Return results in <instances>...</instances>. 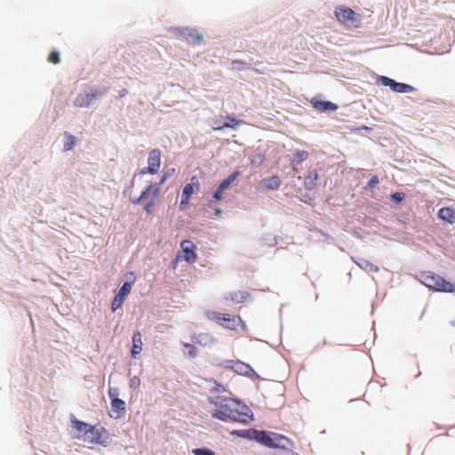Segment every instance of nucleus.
<instances>
[{"mask_svg":"<svg viewBox=\"0 0 455 455\" xmlns=\"http://www.w3.org/2000/svg\"><path fill=\"white\" fill-rule=\"evenodd\" d=\"M185 347L188 348V355L191 358H194L197 355V350L196 347L189 343H184L183 344Z\"/></svg>","mask_w":455,"mask_h":455,"instance_id":"33","label":"nucleus"},{"mask_svg":"<svg viewBox=\"0 0 455 455\" xmlns=\"http://www.w3.org/2000/svg\"><path fill=\"white\" fill-rule=\"evenodd\" d=\"M72 427L78 432L76 438L82 439V435H84L92 427V425L84 421L74 419L71 420Z\"/></svg>","mask_w":455,"mask_h":455,"instance_id":"22","label":"nucleus"},{"mask_svg":"<svg viewBox=\"0 0 455 455\" xmlns=\"http://www.w3.org/2000/svg\"><path fill=\"white\" fill-rule=\"evenodd\" d=\"M379 183V179L377 175H373L368 181L365 188H372Z\"/></svg>","mask_w":455,"mask_h":455,"instance_id":"35","label":"nucleus"},{"mask_svg":"<svg viewBox=\"0 0 455 455\" xmlns=\"http://www.w3.org/2000/svg\"><path fill=\"white\" fill-rule=\"evenodd\" d=\"M214 405L211 411L213 418L222 421H235L248 424L252 420V411L244 403L228 396L216 395L210 399Z\"/></svg>","mask_w":455,"mask_h":455,"instance_id":"1","label":"nucleus"},{"mask_svg":"<svg viewBox=\"0 0 455 455\" xmlns=\"http://www.w3.org/2000/svg\"><path fill=\"white\" fill-rule=\"evenodd\" d=\"M266 186L270 190H277L281 185L278 176H272L265 180Z\"/></svg>","mask_w":455,"mask_h":455,"instance_id":"29","label":"nucleus"},{"mask_svg":"<svg viewBox=\"0 0 455 455\" xmlns=\"http://www.w3.org/2000/svg\"><path fill=\"white\" fill-rule=\"evenodd\" d=\"M194 243L190 241H183L181 243L182 251L184 252V259L188 262H195L196 260V254L194 251Z\"/></svg>","mask_w":455,"mask_h":455,"instance_id":"17","label":"nucleus"},{"mask_svg":"<svg viewBox=\"0 0 455 455\" xmlns=\"http://www.w3.org/2000/svg\"><path fill=\"white\" fill-rule=\"evenodd\" d=\"M421 282L429 289L442 292H455V284L446 281L442 276L427 271L421 274Z\"/></svg>","mask_w":455,"mask_h":455,"instance_id":"3","label":"nucleus"},{"mask_svg":"<svg viewBox=\"0 0 455 455\" xmlns=\"http://www.w3.org/2000/svg\"><path fill=\"white\" fill-rule=\"evenodd\" d=\"M195 189H200V182L196 176H193L190 179V183H188L184 186L181 195V200L180 204V209L181 211L185 210L186 207L189 204V200L191 196L194 194Z\"/></svg>","mask_w":455,"mask_h":455,"instance_id":"8","label":"nucleus"},{"mask_svg":"<svg viewBox=\"0 0 455 455\" xmlns=\"http://www.w3.org/2000/svg\"><path fill=\"white\" fill-rule=\"evenodd\" d=\"M356 264L360 268L368 273H377L379 270L378 266H376L375 264H373L372 262L366 259H360L359 261L356 262Z\"/></svg>","mask_w":455,"mask_h":455,"instance_id":"24","label":"nucleus"},{"mask_svg":"<svg viewBox=\"0 0 455 455\" xmlns=\"http://www.w3.org/2000/svg\"><path fill=\"white\" fill-rule=\"evenodd\" d=\"M174 172L175 169L173 168L164 172L157 186L160 188V186L163 185L170 177H172L174 174Z\"/></svg>","mask_w":455,"mask_h":455,"instance_id":"32","label":"nucleus"},{"mask_svg":"<svg viewBox=\"0 0 455 455\" xmlns=\"http://www.w3.org/2000/svg\"><path fill=\"white\" fill-rule=\"evenodd\" d=\"M240 175V172H233L232 174H230L227 179L223 180L219 188H220V190H225L227 189L231 183H233L236 178Z\"/></svg>","mask_w":455,"mask_h":455,"instance_id":"27","label":"nucleus"},{"mask_svg":"<svg viewBox=\"0 0 455 455\" xmlns=\"http://www.w3.org/2000/svg\"><path fill=\"white\" fill-rule=\"evenodd\" d=\"M209 209L213 211L214 216L220 217L221 215V210L219 207H216L212 201H209L207 204L205 211L208 212Z\"/></svg>","mask_w":455,"mask_h":455,"instance_id":"34","label":"nucleus"},{"mask_svg":"<svg viewBox=\"0 0 455 455\" xmlns=\"http://www.w3.org/2000/svg\"><path fill=\"white\" fill-rule=\"evenodd\" d=\"M100 438L101 435L100 431L93 426H92L90 429L82 435L83 441L90 444L100 443Z\"/></svg>","mask_w":455,"mask_h":455,"instance_id":"16","label":"nucleus"},{"mask_svg":"<svg viewBox=\"0 0 455 455\" xmlns=\"http://www.w3.org/2000/svg\"><path fill=\"white\" fill-rule=\"evenodd\" d=\"M108 395L111 398V408L116 413L115 418L121 417L125 411V403L122 399L116 397V392L112 388L108 390Z\"/></svg>","mask_w":455,"mask_h":455,"instance_id":"12","label":"nucleus"},{"mask_svg":"<svg viewBox=\"0 0 455 455\" xmlns=\"http://www.w3.org/2000/svg\"><path fill=\"white\" fill-rule=\"evenodd\" d=\"M286 438L279 434L275 433H267L265 431H259L257 436V442L270 448H283V445L281 443L282 441Z\"/></svg>","mask_w":455,"mask_h":455,"instance_id":"7","label":"nucleus"},{"mask_svg":"<svg viewBox=\"0 0 455 455\" xmlns=\"http://www.w3.org/2000/svg\"><path fill=\"white\" fill-rule=\"evenodd\" d=\"M193 453L195 455H214V453L207 449H194Z\"/></svg>","mask_w":455,"mask_h":455,"instance_id":"36","label":"nucleus"},{"mask_svg":"<svg viewBox=\"0 0 455 455\" xmlns=\"http://www.w3.org/2000/svg\"><path fill=\"white\" fill-rule=\"evenodd\" d=\"M233 65H235V64H238V66H241V65H245V63L242 60H234L232 62Z\"/></svg>","mask_w":455,"mask_h":455,"instance_id":"40","label":"nucleus"},{"mask_svg":"<svg viewBox=\"0 0 455 455\" xmlns=\"http://www.w3.org/2000/svg\"><path fill=\"white\" fill-rule=\"evenodd\" d=\"M312 106L319 112H333L338 109V105L331 101L320 100L313 98L311 100Z\"/></svg>","mask_w":455,"mask_h":455,"instance_id":"13","label":"nucleus"},{"mask_svg":"<svg viewBox=\"0 0 455 455\" xmlns=\"http://www.w3.org/2000/svg\"><path fill=\"white\" fill-rule=\"evenodd\" d=\"M159 195L160 188L158 186H153L152 184H150L147 187V188L144 191H142V193L138 198L132 200V203L134 204H140L150 196V200L149 202L147 203L144 209L148 214H151L156 204L155 200L159 196Z\"/></svg>","mask_w":455,"mask_h":455,"instance_id":"5","label":"nucleus"},{"mask_svg":"<svg viewBox=\"0 0 455 455\" xmlns=\"http://www.w3.org/2000/svg\"><path fill=\"white\" fill-rule=\"evenodd\" d=\"M162 152L158 148L152 149L148 157V167L141 169L139 175H145L146 173L156 174L161 166Z\"/></svg>","mask_w":455,"mask_h":455,"instance_id":"6","label":"nucleus"},{"mask_svg":"<svg viewBox=\"0 0 455 455\" xmlns=\"http://www.w3.org/2000/svg\"><path fill=\"white\" fill-rule=\"evenodd\" d=\"M334 14L338 21L347 27L357 28L358 23L361 21L360 15L345 5L338 6L335 9Z\"/></svg>","mask_w":455,"mask_h":455,"instance_id":"4","label":"nucleus"},{"mask_svg":"<svg viewBox=\"0 0 455 455\" xmlns=\"http://www.w3.org/2000/svg\"><path fill=\"white\" fill-rule=\"evenodd\" d=\"M257 158L259 159V164H260L261 163L264 162L265 158H264V156L262 155H259L257 156Z\"/></svg>","mask_w":455,"mask_h":455,"instance_id":"41","label":"nucleus"},{"mask_svg":"<svg viewBox=\"0 0 455 455\" xmlns=\"http://www.w3.org/2000/svg\"><path fill=\"white\" fill-rule=\"evenodd\" d=\"M437 216L443 221L450 224H455V209L451 207H443L438 211Z\"/></svg>","mask_w":455,"mask_h":455,"instance_id":"20","label":"nucleus"},{"mask_svg":"<svg viewBox=\"0 0 455 455\" xmlns=\"http://www.w3.org/2000/svg\"><path fill=\"white\" fill-rule=\"evenodd\" d=\"M48 60L53 64H59L60 62V53L58 51H52L49 54Z\"/></svg>","mask_w":455,"mask_h":455,"instance_id":"31","label":"nucleus"},{"mask_svg":"<svg viewBox=\"0 0 455 455\" xmlns=\"http://www.w3.org/2000/svg\"><path fill=\"white\" fill-rule=\"evenodd\" d=\"M192 340L195 343H197L201 346H208L213 343L214 339L212 336L209 333H200L195 337L192 338Z\"/></svg>","mask_w":455,"mask_h":455,"instance_id":"25","label":"nucleus"},{"mask_svg":"<svg viewBox=\"0 0 455 455\" xmlns=\"http://www.w3.org/2000/svg\"><path fill=\"white\" fill-rule=\"evenodd\" d=\"M206 317L220 324L223 328L237 331L240 328L243 331H247L248 328L245 322L238 315H230L227 313H221L214 310H208L205 312Z\"/></svg>","mask_w":455,"mask_h":455,"instance_id":"2","label":"nucleus"},{"mask_svg":"<svg viewBox=\"0 0 455 455\" xmlns=\"http://www.w3.org/2000/svg\"><path fill=\"white\" fill-rule=\"evenodd\" d=\"M259 430L255 429H248V430H241V431H234V434H236L239 436L248 438V439H254L257 440Z\"/></svg>","mask_w":455,"mask_h":455,"instance_id":"28","label":"nucleus"},{"mask_svg":"<svg viewBox=\"0 0 455 455\" xmlns=\"http://www.w3.org/2000/svg\"><path fill=\"white\" fill-rule=\"evenodd\" d=\"M103 92H97L94 93H85V94H79L74 104L76 107L78 108H86L89 107L92 100L97 98L98 96L101 95Z\"/></svg>","mask_w":455,"mask_h":455,"instance_id":"14","label":"nucleus"},{"mask_svg":"<svg viewBox=\"0 0 455 455\" xmlns=\"http://www.w3.org/2000/svg\"><path fill=\"white\" fill-rule=\"evenodd\" d=\"M308 156V152L305 150L295 152L291 160V164L292 165V168L295 170L296 166H298L301 162L307 160Z\"/></svg>","mask_w":455,"mask_h":455,"instance_id":"26","label":"nucleus"},{"mask_svg":"<svg viewBox=\"0 0 455 455\" xmlns=\"http://www.w3.org/2000/svg\"><path fill=\"white\" fill-rule=\"evenodd\" d=\"M140 384V380L139 378L134 377L131 379V387L137 388Z\"/></svg>","mask_w":455,"mask_h":455,"instance_id":"39","label":"nucleus"},{"mask_svg":"<svg viewBox=\"0 0 455 455\" xmlns=\"http://www.w3.org/2000/svg\"><path fill=\"white\" fill-rule=\"evenodd\" d=\"M182 36L189 44H200L203 42V36L195 29H186Z\"/></svg>","mask_w":455,"mask_h":455,"instance_id":"19","label":"nucleus"},{"mask_svg":"<svg viewBox=\"0 0 455 455\" xmlns=\"http://www.w3.org/2000/svg\"><path fill=\"white\" fill-rule=\"evenodd\" d=\"M251 299V294L246 291H235L225 297V299L235 304L244 303Z\"/></svg>","mask_w":455,"mask_h":455,"instance_id":"15","label":"nucleus"},{"mask_svg":"<svg viewBox=\"0 0 455 455\" xmlns=\"http://www.w3.org/2000/svg\"><path fill=\"white\" fill-rule=\"evenodd\" d=\"M225 363L227 368L232 369L236 373L247 376L254 373L253 369L249 364L241 361H227Z\"/></svg>","mask_w":455,"mask_h":455,"instance_id":"11","label":"nucleus"},{"mask_svg":"<svg viewBox=\"0 0 455 455\" xmlns=\"http://www.w3.org/2000/svg\"><path fill=\"white\" fill-rule=\"evenodd\" d=\"M226 119L228 120L229 122H227L223 124L215 122L216 126L213 127V130H221L223 128L235 129L238 125L244 124V121L235 119L230 116H227Z\"/></svg>","mask_w":455,"mask_h":455,"instance_id":"21","label":"nucleus"},{"mask_svg":"<svg viewBox=\"0 0 455 455\" xmlns=\"http://www.w3.org/2000/svg\"><path fill=\"white\" fill-rule=\"evenodd\" d=\"M379 80L383 85L389 86L395 92H411L415 90L410 84L395 82L387 76H380Z\"/></svg>","mask_w":455,"mask_h":455,"instance_id":"9","label":"nucleus"},{"mask_svg":"<svg viewBox=\"0 0 455 455\" xmlns=\"http://www.w3.org/2000/svg\"><path fill=\"white\" fill-rule=\"evenodd\" d=\"M391 197L395 202H402L404 199V194L402 192H395L391 195Z\"/></svg>","mask_w":455,"mask_h":455,"instance_id":"37","label":"nucleus"},{"mask_svg":"<svg viewBox=\"0 0 455 455\" xmlns=\"http://www.w3.org/2000/svg\"><path fill=\"white\" fill-rule=\"evenodd\" d=\"M126 93H127V91L124 89V90H123V91H122V92H121V96H124V95H125Z\"/></svg>","mask_w":455,"mask_h":455,"instance_id":"42","label":"nucleus"},{"mask_svg":"<svg viewBox=\"0 0 455 455\" xmlns=\"http://www.w3.org/2000/svg\"><path fill=\"white\" fill-rule=\"evenodd\" d=\"M65 142H64V150L69 151L71 150L76 143V139L74 135L69 134L68 132L65 133Z\"/></svg>","mask_w":455,"mask_h":455,"instance_id":"30","label":"nucleus"},{"mask_svg":"<svg viewBox=\"0 0 455 455\" xmlns=\"http://www.w3.org/2000/svg\"><path fill=\"white\" fill-rule=\"evenodd\" d=\"M142 346H143V342H142L141 333H140V331H136L132 336V351H131L132 358H134V359L138 358L139 355L140 354V352L142 350Z\"/></svg>","mask_w":455,"mask_h":455,"instance_id":"18","label":"nucleus"},{"mask_svg":"<svg viewBox=\"0 0 455 455\" xmlns=\"http://www.w3.org/2000/svg\"><path fill=\"white\" fill-rule=\"evenodd\" d=\"M436 428H437V429H443L444 427H439V426H436Z\"/></svg>","mask_w":455,"mask_h":455,"instance_id":"43","label":"nucleus"},{"mask_svg":"<svg viewBox=\"0 0 455 455\" xmlns=\"http://www.w3.org/2000/svg\"><path fill=\"white\" fill-rule=\"evenodd\" d=\"M318 180V174L316 171L309 172L305 177L304 187L307 190H312L316 187Z\"/></svg>","mask_w":455,"mask_h":455,"instance_id":"23","label":"nucleus"},{"mask_svg":"<svg viewBox=\"0 0 455 455\" xmlns=\"http://www.w3.org/2000/svg\"><path fill=\"white\" fill-rule=\"evenodd\" d=\"M131 290L132 283L126 282L123 284L112 301L111 309L113 312L122 307L124 298L130 294Z\"/></svg>","mask_w":455,"mask_h":455,"instance_id":"10","label":"nucleus"},{"mask_svg":"<svg viewBox=\"0 0 455 455\" xmlns=\"http://www.w3.org/2000/svg\"><path fill=\"white\" fill-rule=\"evenodd\" d=\"M213 198L216 200H221L223 198V190H220V188L213 194Z\"/></svg>","mask_w":455,"mask_h":455,"instance_id":"38","label":"nucleus"}]
</instances>
